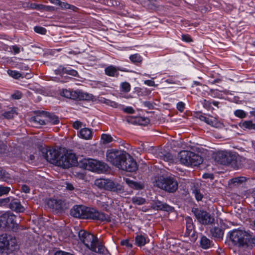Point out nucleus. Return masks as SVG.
I'll return each mask as SVG.
<instances>
[{
  "mask_svg": "<svg viewBox=\"0 0 255 255\" xmlns=\"http://www.w3.org/2000/svg\"><path fill=\"white\" fill-rule=\"evenodd\" d=\"M106 156L109 162L123 170L134 172L137 168L136 161L125 151L110 149L107 151Z\"/></svg>",
  "mask_w": 255,
  "mask_h": 255,
  "instance_id": "f257e3e1",
  "label": "nucleus"
},
{
  "mask_svg": "<svg viewBox=\"0 0 255 255\" xmlns=\"http://www.w3.org/2000/svg\"><path fill=\"white\" fill-rule=\"evenodd\" d=\"M41 152L42 156L47 161L63 168H68L77 163L76 154L71 150H66L60 157L56 149L42 148Z\"/></svg>",
  "mask_w": 255,
  "mask_h": 255,
  "instance_id": "f03ea898",
  "label": "nucleus"
},
{
  "mask_svg": "<svg viewBox=\"0 0 255 255\" xmlns=\"http://www.w3.org/2000/svg\"><path fill=\"white\" fill-rule=\"evenodd\" d=\"M229 238L233 244L240 248L251 250L255 247V237L250 232L242 230H233L229 232Z\"/></svg>",
  "mask_w": 255,
  "mask_h": 255,
  "instance_id": "7ed1b4c3",
  "label": "nucleus"
},
{
  "mask_svg": "<svg viewBox=\"0 0 255 255\" xmlns=\"http://www.w3.org/2000/svg\"><path fill=\"white\" fill-rule=\"evenodd\" d=\"M80 241L89 251L95 253L109 255L108 251L99 242L97 238L84 230H80L78 233Z\"/></svg>",
  "mask_w": 255,
  "mask_h": 255,
  "instance_id": "20e7f679",
  "label": "nucleus"
},
{
  "mask_svg": "<svg viewBox=\"0 0 255 255\" xmlns=\"http://www.w3.org/2000/svg\"><path fill=\"white\" fill-rule=\"evenodd\" d=\"M153 183L154 186L169 193L175 192L178 187L176 180L170 176L164 177L162 175L155 176Z\"/></svg>",
  "mask_w": 255,
  "mask_h": 255,
  "instance_id": "39448f33",
  "label": "nucleus"
},
{
  "mask_svg": "<svg viewBox=\"0 0 255 255\" xmlns=\"http://www.w3.org/2000/svg\"><path fill=\"white\" fill-rule=\"evenodd\" d=\"M83 219H90L107 222L111 221V217L94 208L84 206Z\"/></svg>",
  "mask_w": 255,
  "mask_h": 255,
  "instance_id": "423d86ee",
  "label": "nucleus"
},
{
  "mask_svg": "<svg viewBox=\"0 0 255 255\" xmlns=\"http://www.w3.org/2000/svg\"><path fill=\"white\" fill-rule=\"evenodd\" d=\"M95 184L100 189L111 191L119 192L123 190V186L119 184H116L111 180L100 178L95 181Z\"/></svg>",
  "mask_w": 255,
  "mask_h": 255,
  "instance_id": "0eeeda50",
  "label": "nucleus"
},
{
  "mask_svg": "<svg viewBox=\"0 0 255 255\" xmlns=\"http://www.w3.org/2000/svg\"><path fill=\"white\" fill-rule=\"evenodd\" d=\"M16 240L15 238L10 236L7 237L6 234L0 235V253L4 251L10 253L16 249Z\"/></svg>",
  "mask_w": 255,
  "mask_h": 255,
  "instance_id": "6e6552de",
  "label": "nucleus"
},
{
  "mask_svg": "<svg viewBox=\"0 0 255 255\" xmlns=\"http://www.w3.org/2000/svg\"><path fill=\"white\" fill-rule=\"evenodd\" d=\"M16 217L10 212H6L0 216V227L7 228L15 231L18 224L15 222Z\"/></svg>",
  "mask_w": 255,
  "mask_h": 255,
  "instance_id": "1a4fd4ad",
  "label": "nucleus"
},
{
  "mask_svg": "<svg viewBox=\"0 0 255 255\" xmlns=\"http://www.w3.org/2000/svg\"><path fill=\"white\" fill-rule=\"evenodd\" d=\"M62 95L67 98L76 100L91 101L94 99L93 95L80 90L70 91L65 89L63 90Z\"/></svg>",
  "mask_w": 255,
  "mask_h": 255,
  "instance_id": "9d476101",
  "label": "nucleus"
},
{
  "mask_svg": "<svg viewBox=\"0 0 255 255\" xmlns=\"http://www.w3.org/2000/svg\"><path fill=\"white\" fill-rule=\"evenodd\" d=\"M192 212L198 221L202 224H211L214 221V218L205 211L194 208L192 209Z\"/></svg>",
  "mask_w": 255,
  "mask_h": 255,
  "instance_id": "9b49d317",
  "label": "nucleus"
},
{
  "mask_svg": "<svg viewBox=\"0 0 255 255\" xmlns=\"http://www.w3.org/2000/svg\"><path fill=\"white\" fill-rule=\"evenodd\" d=\"M215 160L223 165L231 164L235 159V156L227 151H218L215 156Z\"/></svg>",
  "mask_w": 255,
  "mask_h": 255,
  "instance_id": "f8f14e48",
  "label": "nucleus"
},
{
  "mask_svg": "<svg viewBox=\"0 0 255 255\" xmlns=\"http://www.w3.org/2000/svg\"><path fill=\"white\" fill-rule=\"evenodd\" d=\"M9 202H10L9 207L12 210L17 213H21L24 211V208L21 205L20 202L17 199H12L10 202L9 198L3 199L1 200V204H7Z\"/></svg>",
  "mask_w": 255,
  "mask_h": 255,
  "instance_id": "ddd939ff",
  "label": "nucleus"
},
{
  "mask_svg": "<svg viewBox=\"0 0 255 255\" xmlns=\"http://www.w3.org/2000/svg\"><path fill=\"white\" fill-rule=\"evenodd\" d=\"M56 74L63 75L67 74L72 76H78V72L70 67H65L63 66L60 65L58 68L55 70Z\"/></svg>",
  "mask_w": 255,
  "mask_h": 255,
  "instance_id": "4468645a",
  "label": "nucleus"
},
{
  "mask_svg": "<svg viewBox=\"0 0 255 255\" xmlns=\"http://www.w3.org/2000/svg\"><path fill=\"white\" fill-rule=\"evenodd\" d=\"M192 154V152L187 150H183L180 151L178 154V158L180 162L187 166H189L190 157Z\"/></svg>",
  "mask_w": 255,
  "mask_h": 255,
  "instance_id": "2eb2a0df",
  "label": "nucleus"
},
{
  "mask_svg": "<svg viewBox=\"0 0 255 255\" xmlns=\"http://www.w3.org/2000/svg\"><path fill=\"white\" fill-rule=\"evenodd\" d=\"M185 221L186 228L185 235L187 236L194 237L195 236V231L194 230L192 219L190 217H187L185 218Z\"/></svg>",
  "mask_w": 255,
  "mask_h": 255,
  "instance_id": "dca6fc26",
  "label": "nucleus"
},
{
  "mask_svg": "<svg viewBox=\"0 0 255 255\" xmlns=\"http://www.w3.org/2000/svg\"><path fill=\"white\" fill-rule=\"evenodd\" d=\"M84 206L75 205L70 211L71 216L75 218L83 219Z\"/></svg>",
  "mask_w": 255,
  "mask_h": 255,
  "instance_id": "f3484780",
  "label": "nucleus"
},
{
  "mask_svg": "<svg viewBox=\"0 0 255 255\" xmlns=\"http://www.w3.org/2000/svg\"><path fill=\"white\" fill-rule=\"evenodd\" d=\"M189 166H198L203 162V159L201 156L192 152V154L191 155L190 157Z\"/></svg>",
  "mask_w": 255,
  "mask_h": 255,
  "instance_id": "a211bd4d",
  "label": "nucleus"
},
{
  "mask_svg": "<svg viewBox=\"0 0 255 255\" xmlns=\"http://www.w3.org/2000/svg\"><path fill=\"white\" fill-rule=\"evenodd\" d=\"M97 160L93 159H85L83 161L85 168L87 170L95 172V168L96 167V164Z\"/></svg>",
  "mask_w": 255,
  "mask_h": 255,
  "instance_id": "6ab92c4d",
  "label": "nucleus"
},
{
  "mask_svg": "<svg viewBox=\"0 0 255 255\" xmlns=\"http://www.w3.org/2000/svg\"><path fill=\"white\" fill-rule=\"evenodd\" d=\"M199 119L200 121H203L212 127H216L219 124L217 122V120L215 118H213V117H206L203 115H200Z\"/></svg>",
  "mask_w": 255,
  "mask_h": 255,
  "instance_id": "aec40b11",
  "label": "nucleus"
},
{
  "mask_svg": "<svg viewBox=\"0 0 255 255\" xmlns=\"http://www.w3.org/2000/svg\"><path fill=\"white\" fill-rule=\"evenodd\" d=\"M135 242L137 246L142 247L149 242V239L146 235H137L135 238Z\"/></svg>",
  "mask_w": 255,
  "mask_h": 255,
  "instance_id": "412c9836",
  "label": "nucleus"
},
{
  "mask_svg": "<svg viewBox=\"0 0 255 255\" xmlns=\"http://www.w3.org/2000/svg\"><path fill=\"white\" fill-rule=\"evenodd\" d=\"M79 136L84 139H90L92 138V132L88 128H83L79 131Z\"/></svg>",
  "mask_w": 255,
  "mask_h": 255,
  "instance_id": "4be33fe9",
  "label": "nucleus"
},
{
  "mask_svg": "<svg viewBox=\"0 0 255 255\" xmlns=\"http://www.w3.org/2000/svg\"><path fill=\"white\" fill-rule=\"evenodd\" d=\"M105 74L111 77L118 76L119 75L117 68L113 65H110L105 69Z\"/></svg>",
  "mask_w": 255,
  "mask_h": 255,
  "instance_id": "5701e85b",
  "label": "nucleus"
},
{
  "mask_svg": "<svg viewBox=\"0 0 255 255\" xmlns=\"http://www.w3.org/2000/svg\"><path fill=\"white\" fill-rule=\"evenodd\" d=\"M126 183L131 188L139 190L143 188V184L139 182L133 181L128 178L124 179Z\"/></svg>",
  "mask_w": 255,
  "mask_h": 255,
  "instance_id": "b1692460",
  "label": "nucleus"
},
{
  "mask_svg": "<svg viewBox=\"0 0 255 255\" xmlns=\"http://www.w3.org/2000/svg\"><path fill=\"white\" fill-rule=\"evenodd\" d=\"M97 165H96V167L95 168V172L97 173H104L106 172L109 168L108 165L103 162L97 160V163H96Z\"/></svg>",
  "mask_w": 255,
  "mask_h": 255,
  "instance_id": "393cba45",
  "label": "nucleus"
},
{
  "mask_svg": "<svg viewBox=\"0 0 255 255\" xmlns=\"http://www.w3.org/2000/svg\"><path fill=\"white\" fill-rule=\"evenodd\" d=\"M210 232L212 236L216 238L222 239L224 235L223 231L219 227H214Z\"/></svg>",
  "mask_w": 255,
  "mask_h": 255,
  "instance_id": "a878e982",
  "label": "nucleus"
},
{
  "mask_svg": "<svg viewBox=\"0 0 255 255\" xmlns=\"http://www.w3.org/2000/svg\"><path fill=\"white\" fill-rule=\"evenodd\" d=\"M240 126L243 129H255V124L252 121H246L240 124Z\"/></svg>",
  "mask_w": 255,
  "mask_h": 255,
  "instance_id": "bb28decb",
  "label": "nucleus"
},
{
  "mask_svg": "<svg viewBox=\"0 0 255 255\" xmlns=\"http://www.w3.org/2000/svg\"><path fill=\"white\" fill-rule=\"evenodd\" d=\"M47 204L50 208L53 209L57 210L61 208L60 204L58 203V201L55 199H50L48 200Z\"/></svg>",
  "mask_w": 255,
  "mask_h": 255,
  "instance_id": "cd10ccee",
  "label": "nucleus"
},
{
  "mask_svg": "<svg viewBox=\"0 0 255 255\" xmlns=\"http://www.w3.org/2000/svg\"><path fill=\"white\" fill-rule=\"evenodd\" d=\"M154 208L159 210L168 211L170 207L161 202L157 201L154 204Z\"/></svg>",
  "mask_w": 255,
  "mask_h": 255,
  "instance_id": "c85d7f7f",
  "label": "nucleus"
},
{
  "mask_svg": "<svg viewBox=\"0 0 255 255\" xmlns=\"http://www.w3.org/2000/svg\"><path fill=\"white\" fill-rule=\"evenodd\" d=\"M210 240L205 236H202L200 240V245L204 249H207L211 247Z\"/></svg>",
  "mask_w": 255,
  "mask_h": 255,
  "instance_id": "c756f323",
  "label": "nucleus"
},
{
  "mask_svg": "<svg viewBox=\"0 0 255 255\" xmlns=\"http://www.w3.org/2000/svg\"><path fill=\"white\" fill-rule=\"evenodd\" d=\"M100 101L102 103H104L108 106H111L115 108H118L120 106H121L120 104H118L116 102L111 101L109 99H107L105 98H101Z\"/></svg>",
  "mask_w": 255,
  "mask_h": 255,
  "instance_id": "7c9ffc66",
  "label": "nucleus"
},
{
  "mask_svg": "<svg viewBox=\"0 0 255 255\" xmlns=\"http://www.w3.org/2000/svg\"><path fill=\"white\" fill-rule=\"evenodd\" d=\"M31 122L34 124L35 126L44 125L46 124L45 120L39 116L31 118Z\"/></svg>",
  "mask_w": 255,
  "mask_h": 255,
  "instance_id": "2f4dec72",
  "label": "nucleus"
},
{
  "mask_svg": "<svg viewBox=\"0 0 255 255\" xmlns=\"http://www.w3.org/2000/svg\"><path fill=\"white\" fill-rule=\"evenodd\" d=\"M132 203L136 205H141L145 203V199L139 196H134L131 199Z\"/></svg>",
  "mask_w": 255,
  "mask_h": 255,
  "instance_id": "473e14b6",
  "label": "nucleus"
},
{
  "mask_svg": "<svg viewBox=\"0 0 255 255\" xmlns=\"http://www.w3.org/2000/svg\"><path fill=\"white\" fill-rule=\"evenodd\" d=\"M120 91L124 93H128L130 90V85L127 82H122L120 86Z\"/></svg>",
  "mask_w": 255,
  "mask_h": 255,
  "instance_id": "72a5a7b5",
  "label": "nucleus"
},
{
  "mask_svg": "<svg viewBox=\"0 0 255 255\" xmlns=\"http://www.w3.org/2000/svg\"><path fill=\"white\" fill-rule=\"evenodd\" d=\"M17 115L15 108H12L8 111L4 112L2 114L3 116L6 119L12 118L15 115Z\"/></svg>",
  "mask_w": 255,
  "mask_h": 255,
  "instance_id": "f704fd0d",
  "label": "nucleus"
},
{
  "mask_svg": "<svg viewBox=\"0 0 255 255\" xmlns=\"http://www.w3.org/2000/svg\"><path fill=\"white\" fill-rule=\"evenodd\" d=\"M8 74L11 77L17 79L20 78H23L24 76L23 74L20 73V72L15 71V70H8L7 71Z\"/></svg>",
  "mask_w": 255,
  "mask_h": 255,
  "instance_id": "c9c22d12",
  "label": "nucleus"
},
{
  "mask_svg": "<svg viewBox=\"0 0 255 255\" xmlns=\"http://www.w3.org/2000/svg\"><path fill=\"white\" fill-rule=\"evenodd\" d=\"M129 59L132 63H136L141 62L142 58L139 54L136 53L131 55L129 56Z\"/></svg>",
  "mask_w": 255,
  "mask_h": 255,
  "instance_id": "e433bc0d",
  "label": "nucleus"
},
{
  "mask_svg": "<svg viewBox=\"0 0 255 255\" xmlns=\"http://www.w3.org/2000/svg\"><path fill=\"white\" fill-rule=\"evenodd\" d=\"M58 6L61 9H70L73 10H75V9H76V7L75 6L71 5L67 2H62L61 1H60Z\"/></svg>",
  "mask_w": 255,
  "mask_h": 255,
  "instance_id": "4c0bfd02",
  "label": "nucleus"
},
{
  "mask_svg": "<svg viewBox=\"0 0 255 255\" xmlns=\"http://www.w3.org/2000/svg\"><path fill=\"white\" fill-rule=\"evenodd\" d=\"M101 139L103 140L104 143H108L113 140V137L111 135L105 133L102 134Z\"/></svg>",
  "mask_w": 255,
  "mask_h": 255,
  "instance_id": "58836bf2",
  "label": "nucleus"
},
{
  "mask_svg": "<svg viewBox=\"0 0 255 255\" xmlns=\"http://www.w3.org/2000/svg\"><path fill=\"white\" fill-rule=\"evenodd\" d=\"M234 114L236 117L241 119L245 118L247 116L246 112L242 110H236L234 111Z\"/></svg>",
  "mask_w": 255,
  "mask_h": 255,
  "instance_id": "ea45409f",
  "label": "nucleus"
},
{
  "mask_svg": "<svg viewBox=\"0 0 255 255\" xmlns=\"http://www.w3.org/2000/svg\"><path fill=\"white\" fill-rule=\"evenodd\" d=\"M10 189V187H6L0 185V196L8 194Z\"/></svg>",
  "mask_w": 255,
  "mask_h": 255,
  "instance_id": "a19ab883",
  "label": "nucleus"
},
{
  "mask_svg": "<svg viewBox=\"0 0 255 255\" xmlns=\"http://www.w3.org/2000/svg\"><path fill=\"white\" fill-rule=\"evenodd\" d=\"M193 193L194 194V196L195 197L196 199L198 201H201L203 195V194L200 192V191L198 189H195L193 190Z\"/></svg>",
  "mask_w": 255,
  "mask_h": 255,
  "instance_id": "79ce46f5",
  "label": "nucleus"
},
{
  "mask_svg": "<svg viewBox=\"0 0 255 255\" xmlns=\"http://www.w3.org/2000/svg\"><path fill=\"white\" fill-rule=\"evenodd\" d=\"M48 119L49 122L53 125H56L59 122L58 117L54 115H50L48 116Z\"/></svg>",
  "mask_w": 255,
  "mask_h": 255,
  "instance_id": "37998d69",
  "label": "nucleus"
},
{
  "mask_svg": "<svg viewBox=\"0 0 255 255\" xmlns=\"http://www.w3.org/2000/svg\"><path fill=\"white\" fill-rule=\"evenodd\" d=\"M113 202H112V200L110 201H98V204L99 206H101L103 208L105 209H107V208L109 207L110 205H112Z\"/></svg>",
  "mask_w": 255,
  "mask_h": 255,
  "instance_id": "c03bdc74",
  "label": "nucleus"
},
{
  "mask_svg": "<svg viewBox=\"0 0 255 255\" xmlns=\"http://www.w3.org/2000/svg\"><path fill=\"white\" fill-rule=\"evenodd\" d=\"M34 30L35 32L41 34H45L46 33V29L41 26H35L34 27Z\"/></svg>",
  "mask_w": 255,
  "mask_h": 255,
  "instance_id": "a18cd8bd",
  "label": "nucleus"
},
{
  "mask_svg": "<svg viewBox=\"0 0 255 255\" xmlns=\"http://www.w3.org/2000/svg\"><path fill=\"white\" fill-rule=\"evenodd\" d=\"M245 180H246V178L244 177H238L233 178L232 179V182L234 183H242V182H244Z\"/></svg>",
  "mask_w": 255,
  "mask_h": 255,
  "instance_id": "49530a36",
  "label": "nucleus"
},
{
  "mask_svg": "<svg viewBox=\"0 0 255 255\" xmlns=\"http://www.w3.org/2000/svg\"><path fill=\"white\" fill-rule=\"evenodd\" d=\"M121 245L127 247L128 248H131L132 245L129 242L128 240H122L121 242Z\"/></svg>",
  "mask_w": 255,
  "mask_h": 255,
  "instance_id": "de8ad7c7",
  "label": "nucleus"
},
{
  "mask_svg": "<svg viewBox=\"0 0 255 255\" xmlns=\"http://www.w3.org/2000/svg\"><path fill=\"white\" fill-rule=\"evenodd\" d=\"M176 108L179 111L182 112L185 108V104L182 102H179L177 104Z\"/></svg>",
  "mask_w": 255,
  "mask_h": 255,
  "instance_id": "09e8293b",
  "label": "nucleus"
},
{
  "mask_svg": "<svg viewBox=\"0 0 255 255\" xmlns=\"http://www.w3.org/2000/svg\"><path fill=\"white\" fill-rule=\"evenodd\" d=\"M202 104L203 107L207 110L210 109L212 105L211 101H208L207 100H204L202 102Z\"/></svg>",
  "mask_w": 255,
  "mask_h": 255,
  "instance_id": "8fccbe9b",
  "label": "nucleus"
},
{
  "mask_svg": "<svg viewBox=\"0 0 255 255\" xmlns=\"http://www.w3.org/2000/svg\"><path fill=\"white\" fill-rule=\"evenodd\" d=\"M123 110L124 112L128 114H133L134 113V109L130 106L126 107L123 108Z\"/></svg>",
  "mask_w": 255,
  "mask_h": 255,
  "instance_id": "3c124183",
  "label": "nucleus"
},
{
  "mask_svg": "<svg viewBox=\"0 0 255 255\" xmlns=\"http://www.w3.org/2000/svg\"><path fill=\"white\" fill-rule=\"evenodd\" d=\"M11 49L13 52L14 54H18L20 52L21 48L17 45L12 46Z\"/></svg>",
  "mask_w": 255,
  "mask_h": 255,
  "instance_id": "603ef678",
  "label": "nucleus"
},
{
  "mask_svg": "<svg viewBox=\"0 0 255 255\" xmlns=\"http://www.w3.org/2000/svg\"><path fill=\"white\" fill-rule=\"evenodd\" d=\"M181 39L183 41L187 42L192 41V39L189 35L183 34L182 35Z\"/></svg>",
  "mask_w": 255,
  "mask_h": 255,
  "instance_id": "864d4df0",
  "label": "nucleus"
},
{
  "mask_svg": "<svg viewBox=\"0 0 255 255\" xmlns=\"http://www.w3.org/2000/svg\"><path fill=\"white\" fill-rule=\"evenodd\" d=\"M144 84L148 86H156L154 81L152 80H146L144 82Z\"/></svg>",
  "mask_w": 255,
  "mask_h": 255,
  "instance_id": "5fc2aeb1",
  "label": "nucleus"
},
{
  "mask_svg": "<svg viewBox=\"0 0 255 255\" xmlns=\"http://www.w3.org/2000/svg\"><path fill=\"white\" fill-rule=\"evenodd\" d=\"M73 127L75 129H78L82 127V123L80 121H75L73 124Z\"/></svg>",
  "mask_w": 255,
  "mask_h": 255,
  "instance_id": "6e6d98bb",
  "label": "nucleus"
},
{
  "mask_svg": "<svg viewBox=\"0 0 255 255\" xmlns=\"http://www.w3.org/2000/svg\"><path fill=\"white\" fill-rule=\"evenodd\" d=\"M18 68L23 70H28L29 67L27 65L24 63H20L18 65Z\"/></svg>",
  "mask_w": 255,
  "mask_h": 255,
  "instance_id": "4d7b16f0",
  "label": "nucleus"
},
{
  "mask_svg": "<svg viewBox=\"0 0 255 255\" xmlns=\"http://www.w3.org/2000/svg\"><path fill=\"white\" fill-rule=\"evenodd\" d=\"M72 254L62 251H58L55 253L54 255H71Z\"/></svg>",
  "mask_w": 255,
  "mask_h": 255,
  "instance_id": "13d9d810",
  "label": "nucleus"
},
{
  "mask_svg": "<svg viewBox=\"0 0 255 255\" xmlns=\"http://www.w3.org/2000/svg\"><path fill=\"white\" fill-rule=\"evenodd\" d=\"M21 190L25 193H29V191H30V189L29 188V187L26 185H23L21 187Z\"/></svg>",
  "mask_w": 255,
  "mask_h": 255,
  "instance_id": "bf43d9fd",
  "label": "nucleus"
},
{
  "mask_svg": "<svg viewBox=\"0 0 255 255\" xmlns=\"http://www.w3.org/2000/svg\"><path fill=\"white\" fill-rule=\"evenodd\" d=\"M5 177V172L0 168V180H4Z\"/></svg>",
  "mask_w": 255,
  "mask_h": 255,
  "instance_id": "052dcab7",
  "label": "nucleus"
},
{
  "mask_svg": "<svg viewBox=\"0 0 255 255\" xmlns=\"http://www.w3.org/2000/svg\"><path fill=\"white\" fill-rule=\"evenodd\" d=\"M219 94V91L217 90H215L212 91V96L214 97L219 98L218 95Z\"/></svg>",
  "mask_w": 255,
  "mask_h": 255,
  "instance_id": "680f3d73",
  "label": "nucleus"
},
{
  "mask_svg": "<svg viewBox=\"0 0 255 255\" xmlns=\"http://www.w3.org/2000/svg\"><path fill=\"white\" fill-rule=\"evenodd\" d=\"M66 188L67 190H70V191H72V190H74V188L73 185L69 183H66Z\"/></svg>",
  "mask_w": 255,
  "mask_h": 255,
  "instance_id": "e2e57ef3",
  "label": "nucleus"
},
{
  "mask_svg": "<svg viewBox=\"0 0 255 255\" xmlns=\"http://www.w3.org/2000/svg\"><path fill=\"white\" fill-rule=\"evenodd\" d=\"M203 177L204 178H213V175L212 174H204L203 175Z\"/></svg>",
  "mask_w": 255,
  "mask_h": 255,
  "instance_id": "0e129e2a",
  "label": "nucleus"
},
{
  "mask_svg": "<svg viewBox=\"0 0 255 255\" xmlns=\"http://www.w3.org/2000/svg\"><path fill=\"white\" fill-rule=\"evenodd\" d=\"M49 2L56 5H59L60 0H49Z\"/></svg>",
  "mask_w": 255,
  "mask_h": 255,
  "instance_id": "69168bd1",
  "label": "nucleus"
},
{
  "mask_svg": "<svg viewBox=\"0 0 255 255\" xmlns=\"http://www.w3.org/2000/svg\"><path fill=\"white\" fill-rule=\"evenodd\" d=\"M168 84H174L175 83L174 81L172 79H167L165 81Z\"/></svg>",
  "mask_w": 255,
  "mask_h": 255,
  "instance_id": "338daca9",
  "label": "nucleus"
},
{
  "mask_svg": "<svg viewBox=\"0 0 255 255\" xmlns=\"http://www.w3.org/2000/svg\"><path fill=\"white\" fill-rule=\"evenodd\" d=\"M211 104L213 105L214 106L217 107H218V105L219 104V102H218V101H214V100H212V101H211Z\"/></svg>",
  "mask_w": 255,
  "mask_h": 255,
  "instance_id": "774afa93",
  "label": "nucleus"
}]
</instances>
